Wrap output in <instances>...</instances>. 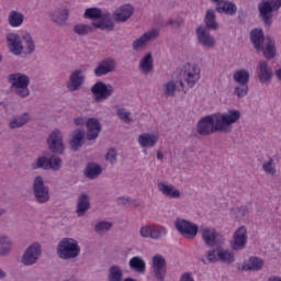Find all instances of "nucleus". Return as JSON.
<instances>
[{"label": "nucleus", "instance_id": "26", "mask_svg": "<svg viewBox=\"0 0 281 281\" xmlns=\"http://www.w3.org/2000/svg\"><path fill=\"white\" fill-rule=\"evenodd\" d=\"M179 87L181 89H183V87H186V83H183V80L171 79L164 83L162 91H164L165 95L172 98L175 95V93H177V90L179 89Z\"/></svg>", "mask_w": 281, "mask_h": 281}, {"label": "nucleus", "instance_id": "61", "mask_svg": "<svg viewBox=\"0 0 281 281\" xmlns=\"http://www.w3.org/2000/svg\"><path fill=\"white\" fill-rule=\"evenodd\" d=\"M4 278H8V273L0 268V280H4Z\"/></svg>", "mask_w": 281, "mask_h": 281}, {"label": "nucleus", "instance_id": "47", "mask_svg": "<svg viewBox=\"0 0 281 281\" xmlns=\"http://www.w3.org/2000/svg\"><path fill=\"white\" fill-rule=\"evenodd\" d=\"M40 168H43L44 170H47L49 168V158L47 157H40L36 159L35 162L32 164L33 170H38Z\"/></svg>", "mask_w": 281, "mask_h": 281}, {"label": "nucleus", "instance_id": "25", "mask_svg": "<svg viewBox=\"0 0 281 281\" xmlns=\"http://www.w3.org/2000/svg\"><path fill=\"white\" fill-rule=\"evenodd\" d=\"M158 191L168 199H181V191L168 182H159Z\"/></svg>", "mask_w": 281, "mask_h": 281}, {"label": "nucleus", "instance_id": "17", "mask_svg": "<svg viewBox=\"0 0 281 281\" xmlns=\"http://www.w3.org/2000/svg\"><path fill=\"white\" fill-rule=\"evenodd\" d=\"M238 271H262L265 269V259L250 256L247 260L237 266Z\"/></svg>", "mask_w": 281, "mask_h": 281}, {"label": "nucleus", "instance_id": "42", "mask_svg": "<svg viewBox=\"0 0 281 281\" xmlns=\"http://www.w3.org/2000/svg\"><path fill=\"white\" fill-rule=\"evenodd\" d=\"M156 38H159V29H150L142 35V45H148Z\"/></svg>", "mask_w": 281, "mask_h": 281}, {"label": "nucleus", "instance_id": "28", "mask_svg": "<svg viewBox=\"0 0 281 281\" xmlns=\"http://www.w3.org/2000/svg\"><path fill=\"white\" fill-rule=\"evenodd\" d=\"M85 130L77 128L72 132L71 138L69 140V146L71 150H80V147L85 144Z\"/></svg>", "mask_w": 281, "mask_h": 281}, {"label": "nucleus", "instance_id": "12", "mask_svg": "<svg viewBox=\"0 0 281 281\" xmlns=\"http://www.w3.org/2000/svg\"><path fill=\"white\" fill-rule=\"evenodd\" d=\"M115 92V87L112 85H106L102 81L95 82L91 87V93L94 94L95 102H104V100H109Z\"/></svg>", "mask_w": 281, "mask_h": 281}, {"label": "nucleus", "instance_id": "30", "mask_svg": "<svg viewBox=\"0 0 281 281\" xmlns=\"http://www.w3.org/2000/svg\"><path fill=\"white\" fill-rule=\"evenodd\" d=\"M218 14H228V16H234L238 12V7L229 0H225L223 3L215 7Z\"/></svg>", "mask_w": 281, "mask_h": 281}, {"label": "nucleus", "instance_id": "45", "mask_svg": "<svg viewBox=\"0 0 281 281\" xmlns=\"http://www.w3.org/2000/svg\"><path fill=\"white\" fill-rule=\"evenodd\" d=\"M72 30L78 36H87V34L93 32V26L89 24H76Z\"/></svg>", "mask_w": 281, "mask_h": 281}, {"label": "nucleus", "instance_id": "23", "mask_svg": "<svg viewBox=\"0 0 281 281\" xmlns=\"http://www.w3.org/2000/svg\"><path fill=\"white\" fill-rule=\"evenodd\" d=\"M116 23H126V21L133 16V5L123 4L119 7L112 14Z\"/></svg>", "mask_w": 281, "mask_h": 281}, {"label": "nucleus", "instance_id": "56", "mask_svg": "<svg viewBox=\"0 0 281 281\" xmlns=\"http://www.w3.org/2000/svg\"><path fill=\"white\" fill-rule=\"evenodd\" d=\"M142 236L144 238H153V226H144L142 228Z\"/></svg>", "mask_w": 281, "mask_h": 281}, {"label": "nucleus", "instance_id": "41", "mask_svg": "<svg viewBox=\"0 0 281 281\" xmlns=\"http://www.w3.org/2000/svg\"><path fill=\"white\" fill-rule=\"evenodd\" d=\"M12 251V239L8 236H0V256H8Z\"/></svg>", "mask_w": 281, "mask_h": 281}, {"label": "nucleus", "instance_id": "14", "mask_svg": "<svg viewBox=\"0 0 281 281\" xmlns=\"http://www.w3.org/2000/svg\"><path fill=\"white\" fill-rule=\"evenodd\" d=\"M256 76L260 85H271V80H273V68L269 66L267 60H260L257 65Z\"/></svg>", "mask_w": 281, "mask_h": 281}, {"label": "nucleus", "instance_id": "8", "mask_svg": "<svg viewBox=\"0 0 281 281\" xmlns=\"http://www.w3.org/2000/svg\"><path fill=\"white\" fill-rule=\"evenodd\" d=\"M41 256H43V248L38 241L30 245L23 252L21 257V265L24 267H32L41 260Z\"/></svg>", "mask_w": 281, "mask_h": 281}, {"label": "nucleus", "instance_id": "21", "mask_svg": "<svg viewBox=\"0 0 281 281\" xmlns=\"http://www.w3.org/2000/svg\"><path fill=\"white\" fill-rule=\"evenodd\" d=\"M151 271L156 279L162 281L166 278V258L156 255L151 259Z\"/></svg>", "mask_w": 281, "mask_h": 281}, {"label": "nucleus", "instance_id": "18", "mask_svg": "<svg viewBox=\"0 0 281 281\" xmlns=\"http://www.w3.org/2000/svg\"><path fill=\"white\" fill-rule=\"evenodd\" d=\"M92 27L101 30L102 32H113L115 30V23L109 11L103 12V14L92 22Z\"/></svg>", "mask_w": 281, "mask_h": 281}, {"label": "nucleus", "instance_id": "19", "mask_svg": "<svg viewBox=\"0 0 281 281\" xmlns=\"http://www.w3.org/2000/svg\"><path fill=\"white\" fill-rule=\"evenodd\" d=\"M86 139L93 142L97 137H100V133H102V123L95 117H90L86 122Z\"/></svg>", "mask_w": 281, "mask_h": 281}, {"label": "nucleus", "instance_id": "15", "mask_svg": "<svg viewBox=\"0 0 281 281\" xmlns=\"http://www.w3.org/2000/svg\"><path fill=\"white\" fill-rule=\"evenodd\" d=\"M85 80H87L85 71L76 69L70 74L68 81L66 82V89L70 91V93H74V91H80V89H82V85H85Z\"/></svg>", "mask_w": 281, "mask_h": 281}, {"label": "nucleus", "instance_id": "24", "mask_svg": "<svg viewBox=\"0 0 281 281\" xmlns=\"http://www.w3.org/2000/svg\"><path fill=\"white\" fill-rule=\"evenodd\" d=\"M202 240L207 245V247H214L216 245V238H218V233L216 228L212 226H201Z\"/></svg>", "mask_w": 281, "mask_h": 281}, {"label": "nucleus", "instance_id": "38", "mask_svg": "<svg viewBox=\"0 0 281 281\" xmlns=\"http://www.w3.org/2000/svg\"><path fill=\"white\" fill-rule=\"evenodd\" d=\"M155 68V59L153 58V53H147L142 59V72L150 74Z\"/></svg>", "mask_w": 281, "mask_h": 281}, {"label": "nucleus", "instance_id": "64", "mask_svg": "<svg viewBox=\"0 0 281 281\" xmlns=\"http://www.w3.org/2000/svg\"><path fill=\"white\" fill-rule=\"evenodd\" d=\"M157 159H159L161 161V159H164V154L161 151L157 153Z\"/></svg>", "mask_w": 281, "mask_h": 281}, {"label": "nucleus", "instance_id": "13", "mask_svg": "<svg viewBox=\"0 0 281 281\" xmlns=\"http://www.w3.org/2000/svg\"><path fill=\"white\" fill-rule=\"evenodd\" d=\"M195 36L198 43L201 47H204V49H214V47H216V38L210 34V31H207L205 26H198Z\"/></svg>", "mask_w": 281, "mask_h": 281}, {"label": "nucleus", "instance_id": "9", "mask_svg": "<svg viewBox=\"0 0 281 281\" xmlns=\"http://www.w3.org/2000/svg\"><path fill=\"white\" fill-rule=\"evenodd\" d=\"M175 227L182 238H188L190 240L196 238V234H199V225L186 218L178 217L175 221Z\"/></svg>", "mask_w": 281, "mask_h": 281}, {"label": "nucleus", "instance_id": "36", "mask_svg": "<svg viewBox=\"0 0 281 281\" xmlns=\"http://www.w3.org/2000/svg\"><path fill=\"white\" fill-rule=\"evenodd\" d=\"M220 262H224V265L236 262V254L231 249L220 247Z\"/></svg>", "mask_w": 281, "mask_h": 281}, {"label": "nucleus", "instance_id": "62", "mask_svg": "<svg viewBox=\"0 0 281 281\" xmlns=\"http://www.w3.org/2000/svg\"><path fill=\"white\" fill-rule=\"evenodd\" d=\"M267 281H281V277L272 276V277L268 278Z\"/></svg>", "mask_w": 281, "mask_h": 281}, {"label": "nucleus", "instance_id": "55", "mask_svg": "<svg viewBox=\"0 0 281 281\" xmlns=\"http://www.w3.org/2000/svg\"><path fill=\"white\" fill-rule=\"evenodd\" d=\"M131 202V198L120 196L116 199V204L120 205V207H128V203Z\"/></svg>", "mask_w": 281, "mask_h": 281}, {"label": "nucleus", "instance_id": "63", "mask_svg": "<svg viewBox=\"0 0 281 281\" xmlns=\"http://www.w3.org/2000/svg\"><path fill=\"white\" fill-rule=\"evenodd\" d=\"M274 76L278 78V80L281 81V68H279V69H277V70L274 71Z\"/></svg>", "mask_w": 281, "mask_h": 281}, {"label": "nucleus", "instance_id": "16", "mask_svg": "<svg viewBox=\"0 0 281 281\" xmlns=\"http://www.w3.org/2000/svg\"><path fill=\"white\" fill-rule=\"evenodd\" d=\"M7 38V47L13 56H21L23 54V35H19L16 33H9L5 36Z\"/></svg>", "mask_w": 281, "mask_h": 281}, {"label": "nucleus", "instance_id": "58", "mask_svg": "<svg viewBox=\"0 0 281 281\" xmlns=\"http://www.w3.org/2000/svg\"><path fill=\"white\" fill-rule=\"evenodd\" d=\"M75 126H85V119L82 116H78L74 119Z\"/></svg>", "mask_w": 281, "mask_h": 281}, {"label": "nucleus", "instance_id": "7", "mask_svg": "<svg viewBox=\"0 0 281 281\" xmlns=\"http://www.w3.org/2000/svg\"><path fill=\"white\" fill-rule=\"evenodd\" d=\"M249 240V231L247 226H238L233 233L232 239L229 241V247L233 251H243L247 247Z\"/></svg>", "mask_w": 281, "mask_h": 281}, {"label": "nucleus", "instance_id": "52", "mask_svg": "<svg viewBox=\"0 0 281 281\" xmlns=\"http://www.w3.org/2000/svg\"><path fill=\"white\" fill-rule=\"evenodd\" d=\"M130 268L136 273H142V257H133L130 260Z\"/></svg>", "mask_w": 281, "mask_h": 281}, {"label": "nucleus", "instance_id": "34", "mask_svg": "<svg viewBox=\"0 0 281 281\" xmlns=\"http://www.w3.org/2000/svg\"><path fill=\"white\" fill-rule=\"evenodd\" d=\"M249 78H250L249 70L245 68L237 69L233 74V80L237 85H249Z\"/></svg>", "mask_w": 281, "mask_h": 281}, {"label": "nucleus", "instance_id": "44", "mask_svg": "<svg viewBox=\"0 0 281 281\" xmlns=\"http://www.w3.org/2000/svg\"><path fill=\"white\" fill-rule=\"evenodd\" d=\"M262 170L266 172V175H270V177L276 176V172L278 171L276 169V161L273 158H269L268 160L263 161Z\"/></svg>", "mask_w": 281, "mask_h": 281}, {"label": "nucleus", "instance_id": "60", "mask_svg": "<svg viewBox=\"0 0 281 281\" xmlns=\"http://www.w3.org/2000/svg\"><path fill=\"white\" fill-rule=\"evenodd\" d=\"M132 202H128V205H131V207H139V201L131 198Z\"/></svg>", "mask_w": 281, "mask_h": 281}, {"label": "nucleus", "instance_id": "22", "mask_svg": "<svg viewBox=\"0 0 281 281\" xmlns=\"http://www.w3.org/2000/svg\"><path fill=\"white\" fill-rule=\"evenodd\" d=\"M49 18L56 25H65L69 21V8L63 5L49 12Z\"/></svg>", "mask_w": 281, "mask_h": 281}, {"label": "nucleus", "instance_id": "20", "mask_svg": "<svg viewBox=\"0 0 281 281\" xmlns=\"http://www.w3.org/2000/svg\"><path fill=\"white\" fill-rule=\"evenodd\" d=\"M115 59L105 58L97 64V67L93 70V74L97 78H102V76H108V74H113V70L116 67Z\"/></svg>", "mask_w": 281, "mask_h": 281}, {"label": "nucleus", "instance_id": "46", "mask_svg": "<svg viewBox=\"0 0 281 281\" xmlns=\"http://www.w3.org/2000/svg\"><path fill=\"white\" fill-rule=\"evenodd\" d=\"M113 227V223L106 222V221H101L95 224L94 226V232L97 234H104L105 232H109Z\"/></svg>", "mask_w": 281, "mask_h": 281}, {"label": "nucleus", "instance_id": "5", "mask_svg": "<svg viewBox=\"0 0 281 281\" xmlns=\"http://www.w3.org/2000/svg\"><path fill=\"white\" fill-rule=\"evenodd\" d=\"M258 11L265 25L271 27L273 23V12L281 9V0H262L258 3Z\"/></svg>", "mask_w": 281, "mask_h": 281}, {"label": "nucleus", "instance_id": "31", "mask_svg": "<svg viewBox=\"0 0 281 281\" xmlns=\"http://www.w3.org/2000/svg\"><path fill=\"white\" fill-rule=\"evenodd\" d=\"M204 27L206 30H212L213 32H216L221 25L216 21V11L209 9L206 11L205 18H204Z\"/></svg>", "mask_w": 281, "mask_h": 281}, {"label": "nucleus", "instance_id": "29", "mask_svg": "<svg viewBox=\"0 0 281 281\" xmlns=\"http://www.w3.org/2000/svg\"><path fill=\"white\" fill-rule=\"evenodd\" d=\"M89 210H91V200L87 193H81L77 200L76 214L77 216H85Z\"/></svg>", "mask_w": 281, "mask_h": 281}, {"label": "nucleus", "instance_id": "50", "mask_svg": "<svg viewBox=\"0 0 281 281\" xmlns=\"http://www.w3.org/2000/svg\"><path fill=\"white\" fill-rule=\"evenodd\" d=\"M239 86H236L234 88V93L237 95V98H245L249 93V86L245 83H238Z\"/></svg>", "mask_w": 281, "mask_h": 281}, {"label": "nucleus", "instance_id": "27", "mask_svg": "<svg viewBox=\"0 0 281 281\" xmlns=\"http://www.w3.org/2000/svg\"><path fill=\"white\" fill-rule=\"evenodd\" d=\"M30 122H32V116L30 113L24 112L21 115L14 116L10 120L9 128H11V131H16V128H23V126L30 124Z\"/></svg>", "mask_w": 281, "mask_h": 281}, {"label": "nucleus", "instance_id": "54", "mask_svg": "<svg viewBox=\"0 0 281 281\" xmlns=\"http://www.w3.org/2000/svg\"><path fill=\"white\" fill-rule=\"evenodd\" d=\"M105 160L110 161L112 165L117 161V150L115 148H110L105 155Z\"/></svg>", "mask_w": 281, "mask_h": 281}, {"label": "nucleus", "instance_id": "40", "mask_svg": "<svg viewBox=\"0 0 281 281\" xmlns=\"http://www.w3.org/2000/svg\"><path fill=\"white\" fill-rule=\"evenodd\" d=\"M251 209L247 205L233 209L232 214L236 221H245L246 216H249Z\"/></svg>", "mask_w": 281, "mask_h": 281}, {"label": "nucleus", "instance_id": "35", "mask_svg": "<svg viewBox=\"0 0 281 281\" xmlns=\"http://www.w3.org/2000/svg\"><path fill=\"white\" fill-rule=\"evenodd\" d=\"M159 142V135L154 133H145L142 135L143 148H155Z\"/></svg>", "mask_w": 281, "mask_h": 281}, {"label": "nucleus", "instance_id": "4", "mask_svg": "<svg viewBox=\"0 0 281 281\" xmlns=\"http://www.w3.org/2000/svg\"><path fill=\"white\" fill-rule=\"evenodd\" d=\"M56 254L60 260H72L80 256V245L74 238H63L57 245Z\"/></svg>", "mask_w": 281, "mask_h": 281}, {"label": "nucleus", "instance_id": "10", "mask_svg": "<svg viewBox=\"0 0 281 281\" xmlns=\"http://www.w3.org/2000/svg\"><path fill=\"white\" fill-rule=\"evenodd\" d=\"M65 136H63V132L58 128H55L50 132L47 138L48 150L54 153L55 155H64L65 154Z\"/></svg>", "mask_w": 281, "mask_h": 281}, {"label": "nucleus", "instance_id": "3", "mask_svg": "<svg viewBox=\"0 0 281 281\" xmlns=\"http://www.w3.org/2000/svg\"><path fill=\"white\" fill-rule=\"evenodd\" d=\"M8 82L11 85L10 91L18 98H27L30 95V77L25 74L14 72L8 76Z\"/></svg>", "mask_w": 281, "mask_h": 281}, {"label": "nucleus", "instance_id": "39", "mask_svg": "<svg viewBox=\"0 0 281 281\" xmlns=\"http://www.w3.org/2000/svg\"><path fill=\"white\" fill-rule=\"evenodd\" d=\"M124 280V272L122 268L117 265H114L109 268L108 271V281H123Z\"/></svg>", "mask_w": 281, "mask_h": 281}, {"label": "nucleus", "instance_id": "51", "mask_svg": "<svg viewBox=\"0 0 281 281\" xmlns=\"http://www.w3.org/2000/svg\"><path fill=\"white\" fill-rule=\"evenodd\" d=\"M116 114L119 116V120H122L125 124H131V112L124 108H119L116 110Z\"/></svg>", "mask_w": 281, "mask_h": 281}, {"label": "nucleus", "instance_id": "59", "mask_svg": "<svg viewBox=\"0 0 281 281\" xmlns=\"http://www.w3.org/2000/svg\"><path fill=\"white\" fill-rule=\"evenodd\" d=\"M139 47H142V37H138L133 43V49L137 50V49H139Z\"/></svg>", "mask_w": 281, "mask_h": 281}, {"label": "nucleus", "instance_id": "1", "mask_svg": "<svg viewBox=\"0 0 281 281\" xmlns=\"http://www.w3.org/2000/svg\"><path fill=\"white\" fill-rule=\"evenodd\" d=\"M240 110L228 109L202 117L196 124L199 135H213V133H232L234 124L241 117Z\"/></svg>", "mask_w": 281, "mask_h": 281}, {"label": "nucleus", "instance_id": "48", "mask_svg": "<svg viewBox=\"0 0 281 281\" xmlns=\"http://www.w3.org/2000/svg\"><path fill=\"white\" fill-rule=\"evenodd\" d=\"M48 168H52V170H60L63 168V159L58 156H52L48 158Z\"/></svg>", "mask_w": 281, "mask_h": 281}, {"label": "nucleus", "instance_id": "49", "mask_svg": "<svg viewBox=\"0 0 281 281\" xmlns=\"http://www.w3.org/2000/svg\"><path fill=\"white\" fill-rule=\"evenodd\" d=\"M166 234H168V228H166L165 226H153L151 238H164Z\"/></svg>", "mask_w": 281, "mask_h": 281}, {"label": "nucleus", "instance_id": "43", "mask_svg": "<svg viewBox=\"0 0 281 281\" xmlns=\"http://www.w3.org/2000/svg\"><path fill=\"white\" fill-rule=\"evenodd\" d=\"M104 12L100 8H88L83 13V19H90L91 21H98Z\"/></svg>", "mask_w": 281, "mask_h": 281}, {"label": "nucleus", "instance_id": "2", "mask_svg": "<svg viewBox=\"0 0 281 281\" xmlns=\"http://www.w3.org/2000/svg\"><path fill=\"white\" fill-rule=\"evenodd\" d=\"M250 41L257 52H262L265 58L268 60L276 58V41L271 37H265L262 29H254L250 32Z\"/></svg>", "mask_w": 281, "mask_h": 281}, {"label": "nucleus", "instance_id": "33", "mask_svg": "<svg viewBox=\"0 0 281 281\" xmlns=\"http://www.w3.org/2000/svg\"><path fill=\"white\" fill-rule=\"evenodd\" d=\"M23 21H25V15L22 12L16 10L9 12L8 23L11 27H21V25H23Z\"/></svg>", "mask_w": 281, "mask_h": 281}, {"label": "nucleus", "instance_id": "32", "mask_svg": "<svg viewBox=\"0 0 281 281\" xmlns=\"http://www.w3.org/2000/svg\"><path fill=\"white\" fill-rule=\"evenodd\" d=\"M87 179H98L102 175V167L95 162H89L83 171Z\"/></svg>", "mask_w": 281, "mask_h": 281}, {"label": "nucleus", "instance_id": "57", "mask_svg": "<svg viewBox=\"0 0 281 281\" xmlns=\"http://www.w3.org/2000/svg\"><path fill=\"white\" fill-rule=\"evenodd\" d=\"M180 281H194V276L192 272H184L181 274Z\"/></svg>", "mask_w": 281, "mask_h": 281}, {"label": "nucleus", "instance_id": "37", "mask_svg": "<svg viewBox=\"0 0 281 281\" xmlns=\"http://www.w3.org/2000/svg\"><path fill=\"white\" fill-rule=\"evenodd\" d=\"M22 41L24 42L26 54L29 56H32V54L36 52V42H34L32 34H30L29 32H24L22 34Z\"/></svg>", "mask_w": 281, "mask_h": 281}, {"label": "nucleus", "instance_id": "11", "mask_svg": "<svg viewBox=\"0 0 281 281\" xmlns=\"http://www.w3.org/2000/svg\"><path fill=\"white\" fill-rule=\"evenodd\" d=\"M33 194L37 203L49 202V187L45 186V180L42 176H37L33 180Z\"/></svg>", "mask_w": 281, "mask_h": 281}, {"label": "nucleus", "instance_id": "6", "mask_svg": "<svg viewBox=\"0 0 281 281\" xmlns=\"http://www.w3.org/2000/svg\"><path fill=\"white\" fill-rule=\"evenodd\" d=\"M182 80L189 89H194L201 80V67L194 63H187L182 67Z\"/></svg>", "mask_w": 281, "mask_h": 281}, {"label": "nucleus", "instance_id": "53", "mask_svg": "<svg viewBox=\"0 0 281 281\" xmlns=\"http://www.w3.org/2000/svg\"><path fill=\"white\" fill-rule=\"evenodd\" d=\"M206 260L209 262H220V247L209 250L206 252Z\"/></svg>", "mask_w": 281, "mask_h": 281}]
</instances>
